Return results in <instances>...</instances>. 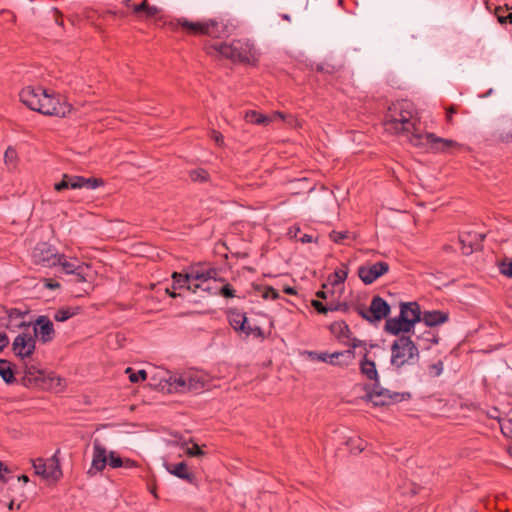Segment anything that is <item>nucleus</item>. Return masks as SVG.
Instances as JSON below:
<instances>
[{"instance_id":"60","label":"nucleus","mask_w":512,"mask_h":512,"mask_svg":"<svg viewBox=\"0 0 512 512\" xmlns=\"http://www.w3.org/2000/svg\"><path fill=\"white\" fill-rule=\"evenodd\" d=\"M45 287L49 289H57L60 287V284L52 279H44Z\"/></svg>"},{"instance_id":"14","label":"nucleus","mask_w":512,"mask_h":512,"mask_svg":"<svg viewBox=\"0 0 512 512\" xmlns=\"http://www.w3.org/2000/svg\"><path fill=\"white\" fill-rule=\"evenodd\" d=\"M34 262L44 267H55L61 260L60 254L46 243L37 245L33 250Z\"/></svg>"},{"instance_id":"21","label":"nucleus","mask_w":512,"mask_h":512,"mask_svg":"<svg viewBox=\"0 0 512 512\" xmlns=\"http://www.w3.org/2000/svg\"><path fill=\"white\" fill-rule=\"evenodd\" d=\"M400 315L414 327L417 322L421 321L420 306L416 302L402 303Z\"/></svg>"},{"instance_id":"27","label":"nucleus","mask_w":512,"mask_h":512,"mask_svg":"<svg viewBox=\"0 0 512 512\" xmlns=\"http://www.w3.org/2000/svg\"><path fill=\"white\" fill-rule=\"evenodd\" d=\"M189 179L193 183L205 184L210 182V174L204 168H195L188 172Z\"/></svg>"},{"instance_id":"30","label":"nucleus","mask_w":512,"mask_h":512,"mask_svg":"<svg viewBox=\"0 0 512 512\" xmlns=\"http://www.w3.org/2000/svg\"><path fill=\"white\" fill-rule=\"evenodd\" d=\"M80 307H66L57 310L54 314V319L58 322H64L80 312Z\"/></svg>"},{"instance_id":"37","label":"nucleus","mask_w":512,"mask_h":512,"mask_svg":"<svg viewBox=\"0 0 512 512\" xmlns=\"http://www.w3.org/2000/svg\"><path fill=\"white\" fill-rule=\"evenodd\" d=\"M5 164L10 168H15L17 164V152L15 149L9 147L4 154Z\"/></svg>"},{"instance_id":"26","label":"nucleus","mask_w":512,"mask_h":512,"mask_svg":"<svg viewBox=\"0 0 512 512\" xmlns=\"http://www.w3.org/2000/svg\"><path fill=\"white\" fill-rule=\"evenodd\" d=\"M334 358L338 360L335 364L348 366L354 361L355 352L353 350L334 352L331 354L330 359L333 360Z\"/></svg>"},{"instance_id":"64","label":"nucleus","mask_w":512,"mask_h":512,"mask_svg":"<svg viewBox=\"0 0 512 512\" xmlns=\"http://www.w3.org/2000/svg\"><path fill=\"white\" fill-rule=\"evenodd\" d=\"M299 233H300V228H298V227H292V228L289 229V232H288V234L291 237L297 238V239L299 238V236H298Z\"/></svg>"},{"instance_id":"45","label":"nucleus","mask_w":512,"mask_h":512,"mask_svg":"<svg viewBox=\"0 0 512 512\" xmlns=\"http://www.w3.org/2000/svg\"><path fill=\"white\" fill-rule=\"evenodd\" d=\"M499 270L502 275L512 278V260L509 262L502 261L499 264Z\"/></svg>"},{"instance_id":"32","label":"nucleus","mask_w":512,"mask_h":512,"mask_svg":"<svg viewBox=\"0 0 512 512\" xmlns=\"http://www.w3.org/2000/svg\"><path fill=\"white\" fill-rule=\"evenodd\" d=\"M348 276L347 268L343 265L342 269H337L331 276H329V282L333 285H339L343 283Z\"/></svg>"},{"instance_id":"35","label":"nucleus","mask_w":512,"mask_h":512,"mask_svg":"<svg viewBox=\"0 0 512 512\" xmlns=\"http://www.w3.org/2000/svg\"><path fill=\"white\" fill-rule=\"evenodd\" d=\"M274 117L280 118L282 121H285L288 125L295 127V128H301L302 124L301 122L293 115H286L282 112H274Z\"/></svg>"},{"instance_id":"56","label":"nucleus","mask_w":512,"mask_h":512,"mask_svg":"<svg viewBox=\"0 0 512 512\" xmlns=\"http://www.w3.org/2000/svg\"><path fill=\"white\" fill-rule=\"evenodd\" d=\"M52 14H53V18L55 19V22L59 26H63L64 23H63V19H62V13L58 9L53 8L52 9Z\"/></svg>"},{"instance_id":"23","label":"nucleus","mask_w":512,"mask_h":512,"mask_svg":"<svg viewBox=\"0 0 512 512\" xmlns=\"http://www.w3.org/2000/svg\"><path fill=\"white\" fill-rule=\"evenodd\" d=\"M229 322H230V325L236 331H242L246 335H250L252 332L251 327L246 326L247 317L244 313H241L238 311H231L229 314Z\"/></svg>"},{"instance_id":"63","label":"nucleus","mask_w":512,"mask_h":512,"mask_svg":"<svg viewBox=\"0 0 512 512\" xmlns=\"http://www.w3.org/2000/svg\"><path fill=\"white\" fill-rule=\"evenodd\" d=\"M173 280H174L173 289L183 288V287L187 288V283H184L183 279L181 277L177 278V279H173Z\"/></svg>"},{"instance_id":"13","label":"nucleus","mask_w":512,"mask_h":512,"mask_svg":"<svg viewBox=\"0 0 512 512\" xmlns=\"http://www.w3.org/2000/svg\"><path fill=\"white\" fill-rule=\"evenodd\" d=\"M216 274L215 270H208L206 272L192 269L188 273L173 272L172 278H182L184 283H187V290L195 293L198 289L202 288V284L195 283V281L206 282L207 280L214 277Z\"/></svg>"},{"instance_id":"39","label":"nucleus","mask_w":512,"mask_h":512,"mask_svg":"<svg viewBox=\"0 0 512 512\" xmlns=\"http://www.w3.org/2000/svg\"><path fill=\"white\" fill-rule=\"evenodd\" d=\"M90 266L86 263H82L80 267L76 270L74 275L77 278V282H86L89 276Z\"/></svg>"},{"instance_id":"36","label":"nucleus","mask_w":512,"mask_h":512,"mask_svg":"<svg viewBox=\"0 0 512 512\" xmlns=\"http://www.w3.org/2000/svg\"><path fill=\"white\" fill-rule=\"evenodd\" d=\"M125 373L128 374L129 380L132 383H138L140 380L144 381L147 379V372L145 370L135 372L131 367H128L126 368Z\"/></svg>"},{"instance_id":"38","label":"nucleus","mask_w":512,"mask_h":512,"mask_svg":"<svg viewBox=\"0 0 512 512\" xmlns=\"http://www.w3.org/2000/svg\"><path fill=\"white\" fill-rule=\"evenodd\" d=\"M329 237L333 242L343 244L345 240L351 238V233L348 231H332Z\"/></svg>"},{"instance_id":"47","label":"nucleus","mask_w":512,"mask_h":512,"mask_svg":"<svg viewBox=\"0 0 512 512\" xmlns=\"http://www.w3.org/2000/svg\"><path fill=\"white\" fill-rule=\"evenodd\" d=\"M186 454L191 457H200L203 456L205 452L197 444H193L192 447L186 449Z\"/></svg>"},{"instance_id":"42","label":"nucleus","mask_w":512,"mask_h":512,"mask_svg":"<svg viewBox=\"0 0 512 512\" xmlns=\"http://www.w3.org/2000/svg\"><path fill=\"white\" fill-rule=\"evenodd\" d=\"M65 179L69 189H81V176L65 174Z\"/></svg>"},{"instance_id":"52","label":"nucleus","mask_w":512,"mask_h":512,"mask_svg":"<svg viewBox=\"0 0 512 512\" xmlns=\"http://www.w3.org/2000/svg\"><path fill=\"white\" fill-rule=\"evenodd\" d=\"M211 138L215 141V143L218 146H223V144H224V137H223V135L219 131L212 130L211 131Z\"/></svg>"},{"instance_id":"34","label":"nucleus","mask_w":512,"mask_h":512,"mask_svg":"<svg viewBox=\"0 0 512 512\" xmlns=\"http://www.w3.org/2000/svg\"><path fill=\"white\" fill-rule=\"evenodd\" d=\"M81 188L96 189L104 185V180L101 178H85L81 176Z\"/></svg>"},{"instance_id":"1","label":"nucleus","mask_w":512,"mask_h":512,"mask_svg":"<svg viewBox=\"0 0 512 512\" xmlns=\"http://www.w3.org/2000/svg\"><path fill=\"white\" fill-rule=\"evenodd\" d=\"M385 130L391 134L403 135L411 144L415 134H421L419 118L414 104L408 100L393 103L384 118Z\"/></svg>"},{"instance_id":"41","label":"nucleus","mask_w":512,"mask_h":512,"mask_svg":"<svg viewBox=\"0 0 512 512\" xmlns=\"http://www.w3.org/2000/svg\"><path fill=\"white\" fill-rule=\"evenodd\" d=\"M312 360H318L322 362H329L334 364V361L330 359L331 354H328L326 352L323 353H317L313 351H307L305 352Z\"/></svg>"},{"instance_id":"46","label":"nucleus","mask_w":512,"mask_h":512,"mask_svg":"<svg viewBox=\"0 0 512 512\" xmlns=\"http://www.w3.org/2000/svg\"><path fill=\"white\" fill-rule=\"evenodd\" d=\"M429 374L433 377L439 376L443 371V362L439 360L438 362L431 364L429 366Z\"/></svg>"},{"instance_id":"58","label":"nucleus","mask_w":512,"mask_h":512,"mask_svg":"<svg viewBox=\"0 0 512 512\" xmlns=\"http://www.w3.org/2000/svg\"><path fill=\"white\" fill-rule=\"evenodd\" d=\"M9 468L4 465L3 462L0 461V482H7L8 480L5 478L4 473H9Z\"/></svg>"},{"instance_id":"4","label":"nucleus","mask_w":512,"mask_h":512,"mask_svg":"<svg viewBox=\"0 0 512 512\" xmlns=\"http://www.w3.org/2000/svg\"><path fill=\"white\" fill-rule=\"evenodd\" d=\"M22 384L28 388L51 389L62 385V378L47 374L34 363H24Z\"/></svg>"},{"instance_id":"51","label":"nucleus","mask_w":512,"mask_h":512,"mask_svg":"<svg viewBox=\"0 0 512 512\" xmlns=\"http://www.w3.org/2000/svg\"><path fill=\"white\" fill-rule=\"evenodd\" d=\"M263 298L268 299H277L279 298V293L272 287H266L263 292Z\"/></svg>"},{"instance_id":"2","label":"nucleus","mask_w":512,"mask_h":512,"mask_svg":"<svg viewBox=\"0 0 512 512\" xmlns=\"http://www.w3.org/2000/svg\"><path fill=\"white\" fill-rule=\"evenodd\" d=\"M206 54L217 58H226L232 62L253 64L257 61L253 46L243 40H233L231 43H206L203 47Z\"/></svg>"},{"instance_id":"17","label":"nucleus","mask_w":512,"mask_h":512,"mask_svg":"<svg viewBox=\"0 0 512 512\" xmlns=\"http://www.w3.org/2000/svg\"><path fill=\"white\" fill-rule=\"evenodd\" d=\"M33 335L35 338L38 337L43 343L52 341L55 337L52 321L47 316H39L35 320Z\"/></svg>"},{"instance_id":"40","label":"nucleus","mask_w":512,"mask_h":512,"mask_svg":"<svg viewBox=\"0 0 512 512\" xmlns=\"http://www.w3.org/2000/svg\"><path fill=\"white\" fill-rule=\"evenodd\" d=\"M311 305L315 308V310L320 314H326L328 311H334L337 310L339 306H333V305H324L319 300H312Z\"/></svg>"},{"instance_id":"11","label":"nucleus","mask_w":512,"mask_h":512,"mask_svg":"<svg viewBox=\"0 0 512 512\" xmlns=\"http://www.w3.org/2000/svg\"><path fill=\"white\" fill-rule=\"evenodd\" d=\"M36 339L28 329L21 332L12 343V350L15 356L22 360L28 359L35 351Z\"/></svg>"},{"instance_id":"15","label":"nucleus","mask_w":512,"mask_h":512,"mask_svg":"<svg viewBox=\"0 0 512 512\" xmlns=\"http://www.w3.org/2000/svg\"><path fill=\"white\" fill-rule=\"evenodd\" d=\"M170 386L174 387L177 392H194L198 393L204 388V381L198 376H180L170 377L168 380Z\"/></svg>"},{"instance_id":"57","label":"nucleus","mask_w":512,"mask_h":512,"mask_svg":"<svg viewBox=\"0 0 512 512\" xmlns=\"http://www.w3.org/2000/svg\"><path fill=\"white\" fill-rule=\"evenodd\" d=\"M9 345V338L5 333H0V352Z\"/></svg>"},{"instance_id":"59","label":"nucleus","mask_w":512,"mask_h":512,"mask_svg":"<svg viewBox=\"0 0 512 512\" xmlns=\"http://www.w3.org/2000/svg\"><path fill=\"white\" fill-rule=\"evenodd\" d=\"M500 140L503 143H512V132H503L500 134Z\"/></svg>"},{"instance_id":"31","label":"nucleus","mask_w":512,"mask_h":512,"mask_svg":"<svg viewBox=\"0 0 512 512\" xmlns=\"http://www.w3.org/2000/svg\"><path fill=\"white\" fill-rule=\"evenodd\" d=\"M331 331L338 339L349 338L350 336V329L343 321L333 323L331 325Z\"/></svg>"},{"instance_id":"53","label":"nucleus","mask_w":512,"mask_h":512,"mask_svg":"<svg viewBox=\"0 0 512 512\" xmlns=\"http://www.w3.org/2000/svg\"><path fill=\"white\" fill-rule=\"evenodd\" d=\"M148 6L147 0H143L140 4L133 5V13L139 14L141 12H144L145 9Z\"/></svg>"},{"instance_id":"61","label":"nucleus","mask_w":512,"mask_h":512,"mask_svg":"<svg viewBox=\"0 0 512 512\" xmlns=\"http://www.w3.org/2000/svg\"><path fill=\"white\" fill-rule=\"evenodd\" d=\"M122 466L125 468H135V467H138V463L132 459L126 458V459H123Z\"/></svg>"},{"instance_id":"49","label":"nucleus","mask_w":512,"mask_h":512,"mask_svg":"<svg viewBox=\"0 0 512 512\" xmlns=\"http://www.w3.org/2000/svg\"><path fill=\"white\" fill-rule=\"evenodd\" d=\"M220 293L225 298H232L235 296V290L229 284L224 285L221 288Z\"/></svg>"},{"instance_id":"28","label":"nucleus","mask_w":512,"mask_h":512,"mask_svg":"<svg viewBox=\"0 0 512 512\" xmlns=\"http://www.w3.org/2000/svg\"><path fill=\"white\" fill-rule=\"evenodd\" d=\"M13 365L10 361L0 359V376L7 383H13L15 381Z\"/></svg>"},{"instance_id":"22","label":"nucleus","mask_w":512,"mask_h":512,"mask_svg":"<svg viewBox=\"0 0 512 512\" xmlns=\"http://www.w3.org/2000/svg\"><path fill=\"white\" fill-rule=\"evenodd\" d=\"M449 318L448 313L439 310L425 311L421 313V321L428 327H434L445 323Z\"/></svg>"},{"instance_id":"20","label":"nucleus","mask_w":512,"mask_h":512,"mask_svg":"<svg viewBox=\"0 0 512 512\" xmlns=\"http://www.w3.org/2000/svg\"><path fill=\"white\" fill-rule=\"evenodd\" d=\"M360 372L363 376H365L368 380L373 381L378 384L379 376L378 371L376 369V364L374 360L370 359L368 349H365L363 353L362 359L359 363Z\"/></svg>"},{"instance_id":"48","label":"nucleus","mask_w":512,"mask_h":512,"mask_svg":"<svg viewBox=\"0 0 512 512\" xmlns=\"http://www.w3.org/2000/svg\"><path fill=\"white\" fill-rule=\"evenodd\" d=\"M417 338L425 340V341H428V342L433 343V344H437L438 343V338L436 337V335L431 330L425 331L422 335L417 336Z\"/></svg>"},{"instance_id":"29","label":"nucleus","mask_w":512,"mask_h":512,"mask_svg":"<svg viewBox=\"0 0 512 512\" xmlns=\"http://www.w3.org/2000/svg\"><path fill=\"white\" fill-rule=\"evenodd\" d=\"M245 120L249 123L256 125H268L271 122V118L255 111L249 110L245 114Z\"/></svg>"},{"instance_id":"18","label":"nucleus","mask_w":512,"mask_h":512,"mask_svg":"<svg viewBox=\"0 0 512 512\" xmlns=\"http://www.w3.org/2000/svg\"><path fill=\"white\" fill-rule=\"evenodd\" d=\"M45 89L37 86H27L19 93L20 101L29 109L36 111Z\"/></svg>"},{"instance_id":"44","label":"nucleus","mask_w":512,"mask_h":512,"mask_svg":"<svg viewBox=\"0 0 512 512\" xmlns=\"http://www.w3.org/2000/svg\"><path fill=\"white\" fill-rule=\"evenodd\" d=\"M25 314H26V312L23 313L16 308H12L7 311V315H8L7 319H9V322H12L14 320L21 321V320H23Z\"/></svg>"},{"instance_id":"54","label":"nucleus","mask_w":512,"mask_h":512,"mask_svg":"<svg viewBox=\"0 0 512 512\" xmlns=\"http://www.w3.org/2000/svg\"><path fill=\"white\" fill-rule=\"evenodd\" d=\"M158 12H159V9L156 6H150L149 4L144 11L146 18H151V17L155 16L156 14H158Z\"/></svg>"},{"instance_id":"24","label":"nucleus","mask_w":512,"mask_h":512,"mask_svg":"<svg viewBox=\"0 0 512 512\" xmlns=\"http://www.w3.org/2000/svg\"><path fill=\"white\" fill-rule=\"evenodd\" d=\"M167 470L175 475L176 477L186 480L190 483L194 481L195 476L189 472L187 464L185 462H180L175 465L167 466Z\"/></svg>"},{"instance_id":"43","label":"nucleus","mask_w":512,"mask_h":512,"mask_svg":"<svg viewBox=\"0 0 512 512\" xmlns=\"http://www.w3.org/2000/svg\"><path fill=\"white\" fill-rule=\"evenodd\" d=\"M1 326L5 327L8 330H14L15 328H29V324H27L24 320L17 321L14 320L12 322H9V319H7V322L1 323Z\"/></svg>"},{"instance_id":"8","label":"nucleus","mask_w":512,"mask_h":512,"mask_svg":"<svg viewBox=\"0 0 512 512\" xmlns=\"http://www.w3.org/2000/svg\"><path fill=\"white\" fill-rule=\"evenodd\" d=\"M107 463L112 468H119L122 467L123 465V459L116 455V453L113 451L109 453L108 459L106 448L102 446L98 440H95L93 443V457L91 467L89 468L87 473L90 476H94L97 473L103 471Z\"/></svg>"},{"instance_id":"6","label":"nucleus","mask_w":512,"mask_h":512,"mask_svg":"<svg viewBox=\"0 0 512 512\" xmlns=\"http://www.w3.org/2000/svg\"><path fill=\"white\" fill-rule=\"evenodd\" d=\"M411 145L434 153H445L449 152L451 149L460 148V144L454 140L441 138L433 133L424 132L415 134L411 138Z\"/></svg>"},{"instance_id":"5","label":"nucleus","mask_w":512,"mask_h":512,"mask_svg":"<svg viewBox=\"0 0 512 512\" xmlns=\"http://www.w3.org/2000/svg\"><path fill=\"white\" fill-rule=\"evenodd\" d=\"M419 359V351L415 343L408 336H401L391 345V365L399 369L406 365H413Z\"/></svg>"},{"instance_id":"62","label":"nucleus","mask_w":512,"mask_h":512,"mask_svg":"<svg viewBox=\"0 0 512 512\" xmlns=\"http://www.w3.org/2000/svg\"><path fill=\"white\" fill-rule=\"evenodd\" d=\"M502 10H503L502 7H497L495 9V14L497 16L498 21L501 24H505V23H507V18H506V16H503V15L500 14V12H502Z\"/></svg>"},{"instance_id":"16","label":"nucleus","mask_w":512,"mask_h":512,"mask_svg":"<svg viewBox=\"0 0 512 512\" xmlns=\"http://www.w3.org/2000/svg\"><path fill=\"white\" fill-rule=\"evenodd\" d=\"M389 271V264L384 261L376 262L372 265H362L358 268L359 278L367 285L372 284L379 277Z\"/></svg>"},{"instance_id":"19","label":"nucleus","mask_w":512,"mask_h":512,"mask_svg":"<svg viewBox=\"0 0 512 512\" xmlns=\"http://www.w3.org/2000/svg\"><path fill=\"white\" fill-rule=\"evenodd\" d=\"M384 329L392 335H398L410 332L413 326L410 324V321L399 315L398 317L387 319Z\"/></svg>"},{"instance_id":"10","label":"nucleus","mask_w":512,"mask_h":512,"mask_svg":"<svg viewBox=\"0 0 512 512\" xmlns=\"http://www.w3.org/2000/svg\"><path fill=\"white\" fill-rule=\"evenodd\" d=\"M358 314L370 323H377L386 318L390 313V305L380 296H374L369 308L358 306Z\"/></svg>"},{"instance_id":"7","label":"nucleus","mask_w":512,"mask_h":512,"mask_svg":"<svg viewBox=\"0 0 512 512\" xmlns=\"http://www.w3.org/2000/svg\"><path fill=\"white\" fill-rule=\"evenodd\" d=\"M72 110V105L69 104L60 95L49 94L45 89L40 103L36 108V112L47 116L65 117Z\"/></svg>"},{"instance_id":"9","label":"nucleus","mask_w":512,"mask_h":512,"mask_svg":"<svg viewBox=\"0 0 512 512\" xmlns=\"http://www.w3.org/2000/svg\"><path fill=\"white\" fill-rule=\"evenodd\" d=\"M60 453L59 450L56 451V453L50 457L47 460H44L42 458H37L33 461V468L35 470V473L45 480L57 482L62 477V469L60 460L58 457V454Z\"/></svg>"},{"instance_id":"55","label":"nucleus","mask_w":512,"mask_h":512,"mask_svg":"<svg viewBox=\"0 0 512 512\" xmlns=\"http://www.w3.org/2000/svg\"><path fill=\"white\" fill-rule=\"evenodd\" d=\"M54 189L57 192H60L64 189H69L65 179V174L62 176V180L60 182L54 184Z\"/></svg>"},{"instance_id":"3","label":"nucleus","mask_w":512,"mask_h":512,"mask_svg":"<svg viewBox=\"0 0 512 512\" xmlns=\"http://www.w3.org/2000/svg\"><path fill=\"white\" fill-rule=\"evenodd\" d=\"M170 24L174 30L180 29L192 36L220 38L226 32V25L216 18L202 21H191L187 18L180 17L174 19Z\"/></svg>"},{"instance_id":"50","label":"nucleus","mask_w":512,"mask_h":512,"mask_svg":"<svg viewBox=\"0 0 512 512\" xmlns=\"http://www.w3.org/2000/svg\"><path fill=\"white\" fill-rule=\"evenodd\" d=\"M349 346H350L349 350H353V351L356 348L361 347V348H363V353L365 352V349H367L366 343L364 341H362V340L357 339V338H353L350 341Z\"/></svg>"},{"instance_id":"12","label":"nucleus","mask_w":512,"mask_h":512,"mask_svg":"<svg viewBox=\"0 0 512 512\" xmlns=\"http://www.w3.org/2000/svg\"><path fill=\"white\" fill-rule=\"evenodd\" d=\"M364 400L372 402L375 406H385L403 399V395L381 388L379 383L373 384V389L366 393Z\"/></svg>"},{"instance_id":"25","label":"nucleus","mask_w":512,"mask_h":512,"mask_svg":"<svg viewBox=\"0 0 512 512\" xmlns=\"http://www.w3.org/2000/svg\"><path fill=\"white\" fill-rule=\"evenodd\" d=\"M61 260L58 263L66 274H74L83 263L76 258L68 259L64 254H60Z\"/></svg>"},{"instance_id":"33","label":"nucleus","mask_w":512,"mask_h":512,"mask_svg":"<svg viewBox=\"0 0 512 512\" xmlns=\"http://www.w3.org/2000/svg\"><path fill=\"white\" fill-rule=\"evenodd\" d=\"M459 243L461 244V251L464 255H470L473 252V245L470 233L460 235Z\"/></svg>"}]
</instances>
